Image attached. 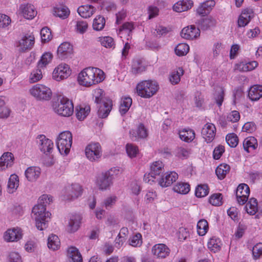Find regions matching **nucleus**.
<instances>
[{
  "mask_svg": "<svg viewBox=\"0 0 262 262\" xmlns=\"http://www.w3.org/2000/svg\"><path fill=\"white\" fill-rule=\"evenodd\" d=\"M148 136V132L143 124L140 123L136 129L129 131V136L133 141L145 139Z\"/></svg>",
  "mask_w": 262,
  "mask_h": 262,
  "instance_id": "obj_14",
  "label": "nucleus"
},
{
  "mask_svg": "<svg viewBox=\"0 0 262 262\" xmlns=\"http://www.w3.org/2000/svg\"><path fill=\"white\" fill-rule=\"evenodd\" d=\"M178 178V174L174 171L166 173L162 178H159V184L163 187L171 185Z\"/></svg>",
  "mask_w": 262,
  "mask_h": 262,
  "instance_id": "obj_23",
  "label": "nucleus"
},
{
  "mask_svg": "<svg viewBox=\"0 0 262 262\" xmlns=\"http://www.w3.org/2000/svg\"><path fill=\"white\" fill-rule=\"evenodd\" d=\"M257 143L256 138L253 137H249L246 138L243 142V147L244 149L249 152V149L253 150L256 148Z\"/></svg>",
  "mask_w": 262,
  "mask_h": 262,
  "instance_id": "obj_40",
  "label": "nucleus"
},
{
  "mask_svg": "<svg viewBox=\"0 0 262 262\" xmlns=\"http://www.w3.org/2000/svg\"><path fill=\"white\" fill-rule=\"evenodd\" d=\"M71 74L69 66L66 63L58 65L53 72V78L56 81L67 78Z\"/></svg>",
  "mask_w": 262,
  "mask_h": 262,
  "instance_id": "obj_11",
  "label": "nucleus"
},
{
  "mask_svg": "<svg viewBox=\"0 0 262 262\" xmlns=\"http://www.w3.org/2000/svg\"><path fill=\"white\" fill-rule=\"evenodd\" d=\"M19 185L18 177L16 174L11 175L8 184L9 193H13L16 190Z\"/></svg>",
  "mask_w": 262,
  "mask_h": 262,
  "instance_id": "obj_44",
  "label": "nucleus"
},
{
  "mask_svg": "<svg viewBox=\"0 0 262 262\" xmlns=\"http://www.w3.org/2000/svg\"><path fill=\"white\" fill-rule=\"evenodd\" d=\"M193 2L190 0H183L176 3L173 6V9L177 12L187 11L193 6Z\"/></svg>",
  "mask_w": 262,
  "mask_h": 262,
  "instance_id": "obj_29",
  "label": "nucleus"
},
{
  "mask_svg": "<svg viewBox=\"0 0 262 262\" xmlns=\"http://www.w3.org/2000/svg\"><path fill=\"white\" fill-rule=\"evenodd\" d=\"M70 13V10L65 6H60L54 9V14L63 19L68 18Z\"/></svg>",
  "mask_w": 262,
  "mask_h": 262,
  "instance_id": "obj_36",
  "label": "nucleus"
},
{
  "mask_svg": "<svg viewBox=\"0 0 262 262\" xmlns=\"http://www.w3.org/2000/svg\"><path fill=\"white\" fill-rule=\"evenodd\" d=\"M247 212L251 215L255 214L258 211V203L257 200L254 198H251L247 202L246 206Z\"/></svg>",
  "mask_w": 262,
  "mask_h": 262,
  "instance_id": "obj_33",
  "label": "nucleus"
},
{
  "mask_svg": "<svg viewBox=\"0 0 262 262\" xmlns=\"http://www.w3.org/2000/svg\"><path fill=\"white\" fill-rule=\"evenodd\" d=\"M34 44V37L31 35H24L19 40L18 48L19 52H24L27 50H31Z\"/></svg>",
  "mask_w": 262,
  "mask_h": 262,
  "instance_id": "obj_13",
  "label": "nucleus"
},
{
  "mask_svg": "<svg viewBox=\"0 0 262 262\" xmlns=\"http://www.w3.org/2000/svg\"><path fill=\"white\" fill-rule=\"evenodd\" d=\"M132 104V99L130 97H125L122 98L119 107V112L121 115H124L129 109Z\"/></svg>",
  "mask_w": 262,
  "mask_h": 262,
  "instance_id": "obj_38",
  "label": "nucleus"
},
{
  "mask_svg": "<svg viewBox=\"0 0 262 262\" xmlns=\"http://www.w3.org/2000/svg\"><path fill=\"white\" fill-rule=\"evenodd\" d=\"M215 5L213 0L207 1L202 3L196 9V13L200 15H205L208 14Z\"/></svg>",
  "mask_w": 262,
  "mask_h": 262,
  "instance_id": "obj_28",
  "label": "nucleus"
},
{
  "mask_svg": "<svg viewBox=\"0 0 262 262\" xmlns=\"http://www.w3.org/2000/svg\"><path fill=\"white\" fill-rule=\"evenodd\" d=\"M230 167L227 164H221L219 165L215 170V173L220 180L224 179L227 174L229 173Z\"/></svg>",
  "mask_w": 262,
  "mask_h": 262,
  "instance_id": "obj_34",
  "label": "nucleus"
},
{
  "mask_svg": "<svg viewBox=\"0 0 262 262\" xmlns=\"http://www.w3.org/2000/svg\"><path fill=\"white\" fill-rule=\"evenodd\" d=\"M46 208L43 204H38L32 209V213L34 216L36 226L40 230H43L47 227V223L51 215V213L46 212Z\"/></svg>",
  "mask_w": 262,
  "mask_h": 262,
  "instance_id": "obj_2",
  "label": "nucleus"
},
{
  "mask_svg": "<svg viewBox=\"0 0 262 262\" xmlns=\"http://www.w3.org/2000/svg\"><path fill=\"white\" fill-rule=\"evenodd\" d=\"M215 133V126L211 123L206 124L202 130V136L207 143H210L213 140Z\"/></svg>",
  "mask_w": 262,
  "mask_h": 262,
  "instance_id": "obj_16",
  "label": "nucleus"
},
{
  "mask_svg": "<svg viewBox=\"0 0 262 262\" xmlns=\"http://www.w3.org/2000/svg\"><path fill=\"white\" fill-rule=\"evenodd\" d=\"M197 229L199 235H204L208 230V224L207 221L204 219L200 220L197 224Z\"/></svg>",
  "mask_w": 262,
  "mask_h": 262,
  "instance_id": "obj_49",
  "label": "nucleus"
},
{
  "mask_svg": "<svg viewBox=\"0 0 262 262\" xmlns=\"http://www.w3.org/2000/svg\"><path fill=\"white\" fill-rule=\"evenodd\" d=\"M72 144V135L69 131L60 133L56 141L58 149L61 155L67 156L70 152Z\"/></svg>",
  "mask_w": 262,
  "mask_h": 262,
  "instance_id": "obj_5",
  "label": "nucleus"
},
{
  "mask_svg": "<svg viewBox=\"0 0 262 262\" xmlns=\"http://www.w3.org/2000/svg\"><path fill=\"white\" fill-rule=\"evenodd\" d=\"M254 16L252 9L248 8L245 9L242 12L238 19V26L239 27L246 26Z\"/></svg>",
  "mask_w": 262,
  "mask_h": 262,
  "instance_id": "obj_22",
  "label": "nucleus"
},
{
  "mask_svg": "<svg viewBox=\"0 0 262 262\" xmlns=\"http://www.w3.org/2000/svg\"><path fill=\"white\" fill-rule=\"evenodd\" d=\"M145 70V67L140 60H136L133 61L131 69L132 74L134 75L139 74L144 72Z\"/></svg>",
  "mask_w": 262,
  "mask_h": 262,
  "instance_id": "obj_45",
  "label": "nucleus"
},
{
  "mask_svg": "<svg viewBox=\"0 0 262 262\" xmlns=\"http://www.w3.org/2000/svg\"><path fill=\"white\" fill-rule=\"evenodd\" d=\"M19 10L24 17L28 19L33 18L37 14V11L32 4L21 5Z\"/></svg>",
  "mask_w": 262,
  "mask_h": 262,
  "instance_id": "obj_25",
  "label": "nucleus"
},
{
  "mask_svg": "<svg viewBox=\"0 0 262 262\" xmlns=\"http://www.w3.org/2000/svg\"><path fill=\"white\" fill-rule=\"evenodd\" d=\"M95 10L93 6L87 5L80 6L77 9V12L81 17L88 18L93 14Z\"/></svg>",
  "mask_w": 262,
  "mask_h": 262,
  "instance_id": "obj_31",
  "label": "nucleus"
},
{
  "mask_svg": "<svg viewBox=\"0 0 262 262\" xmlns=\"http://www.w3.org/2000/svg\"><path fill=\"white\" fill-rule=\"evenodd\" d=\"M76 116L79 120H83L90 112V107L85 106L82 107L80 106L76 108Z\"/></svg>",
  "mask_w": 262,
  "mask_h": 262,
  "instance_id": "obj_47",
  "label": "nucleus"
},
{
  "mask_svg": "<svg viewBox=\"0 0 262 262\" xmlns=\"http://www.w3.org/2000/svg\"><path fill=\"white\" fill-rule=\"evenodd\" d=\"M184 70L182 68H178L172 71L169 75V80L172 84H178L181 79V76L183 75Z\"/></svg>",
  "mask_w": 262,
  "mask_h": 262,
  "instance_id": "obj_37",
  "label": "nucleus"
},
{
  "mask_svg": "<svg viewBox=\"0 0 262 262\" xmlns=\"http://www.w3.org/2000/svg\"><path fill=\"white\" fill-rule=\"evenodd\" d=\"M105 24V20L103 17L97 16L93 21V27L94 30L100 31L104 28Z\"/></svg>",
  "mask_w": 262,
  "mask_h": 262,
  "instance_id": "obj_50",
  "label": "nucleus"
},
{
  "mask_svg": "<svg viewBox=\"0 0 262 262\" xmlns=\"http://www.w3.org/2000/svg\"><path fill=\"white\" fill-rule=\"evenodd\" d=\"M81 217L78 214H72L70 216L68 224L67 226V231L69 233L76 232L79 228Z\"/></svg>",
  "mask_w": 262,
  "mask_h": 262,
  "instance_id": "obj_20",
  "label": "nucleus"
},
{
  "mask_svg": "<svg viewBox=\"0 0 262 262\" xmlns=\"http://www.w3.org/2000/svg\"><path fill=\"white\" fill-rule=\"evenodd\" d=\"M164 171V164L160 161L154 162L150 166V171L148 174H145L144 181L146 183H149L150 181H154V179H159L160 174Z\"/></svg>",
  "mask_w": 262,
  "mask_h": 262,
  "instance_id": "obj_9",
  "label": "nucleus"
},
{
  "mask_svg": "<svg viewBox=\"0 0 262 262\" xmlns=\"http://www.w3.org/2000/svg\"><path fill=\"white\" fill-rule=\"evenodd\" d=\"M31 95L38 100H49L52 97L51 89L43 84H36L29 90Z\"/></svg>",
  "mask_w": 262,
  "mask_h": 262,
  "instance_id": "obj_6",
  "label": "nucleus"
},
{
  "mask_svg": "<svg viewBox=\"0 0 262 262\" xmlns=\"http://www.w3.org/2000/svg\"><path fill=\"white\" fill-rule=\"evenodd\" d=\"M152 253L158 258H164L169 255L170 250L163 244H156L152 248Z\"/></svg>",
  "mask_w": 262,
  "mask_h": 262,
  "instance_id": "obj_21",
  "label": "nucleus"
},
{
  "mask_svg": "<svg viewBox=\"0 0 262 262\" xmlns=\"http://www.w3.org/2000/svg\"><path fill=\"white\" fill-rule=\"evenodd\" d=\"M37 142L40 150L48 155L52 152L53 147V142L44 135H40L38 138Z\"/></svg>",
  "mask_w": 262,
  "mask_h": 262,
  "instance_id": "obj_17",
  "label": "nucleus"
},
{
  "mask_svg": "<svg viewBox=\"0 0 262 262\" xmlns=\"http://www.w3.org/2000/svg\"><path fill=\"white\" fill-rule=\"evenodd\" d=\"M200 31L194 26H190L182 29L181 32V36L186 39H193L200 36Z\"/></svg>",
  "mask_w": 262,
  "mask_h": 262,
  "instance_id": "obj_19",
  "label": "nucleus"
},
{
  "mask_svg": "<svg viewBox=\"0 0 262 262\" xmlns=\"http://www.w3.org/2000/svg\"><path fill=\"white\" fill-rule=\"evenodd\" d=\"M40 68L34 70L30 75V81L31 83H34L40 80L42 77V72Z\"/></svg>",
  "mask_w": 262,
  "mask_h": 262,
  "instance_id": "obj_58",
  "label": "nucleus"
},
{
  "mask_svg": "<svg viewBox=\"0 0 262 262\" xmlns=\"http://www.w3.org/2000/svg\"><path fill=\"white\" fill-rule=\"evenodd\" d=\"M129 245L133 247H140L142 243V235L138 233L129 239Z\"/></svg>",
  "mask_w": 262,
  "mask_h": 262,
  "instance_id": "obj_55",
  "label": "nucleus"
},
{
  "mask_svg": "<svg viewBox=\"0 0 262 262\" xmlns=\"http://www.w3.org/2000/svg\"><path fill=\"white\" fill-rule=\"evenodd\" d=\"M226 140L227 144L231 147H235L238 142V139L236 134H229L226 136Z\"/></svg>",
  "mask_w": 262,
  "mask_h": 262,
  "instance_id": "obj_54",
  "label": "nucleus"
},
{
  "mask_svg": "<svg viewBox=\"0 0 262 262\" xmlns=\"http://www.w3.org/2000/svg\"><path fill=\"white\" fill-rule=\"evenodd\" d=\"M68 255L71 258L72 262H82L81 254L75 247H71L68 249Z\"/></svg>",
  "mask_w": 262,
  "mask_h": 262,
  "instance_id": "obj_35",
  "label": "nucleus"
},
{
  "mask_svg": "<svg viewBox=\"0 0 262 262\" xmlns=\"http://www.w3.org/2000/svg\"><path fill=\"white\" fill-rule=\"evenodd\" d=\"M104 79L103 72L96 68H87L79 74L78 80L80 85L89 86L102 81Z\"/></svg>",
  "mask_w": 262,
  "mask_h": 262,
  "instance_id": "obj_1",
  "label": "nucleus"
},
{
  "mask_svg": "<svg viewBox=\"0 0 262 262\" xmlns=\"http://www.w3.org/2000/svg\"><path fill=\"white\" fill-rule=\"evenodd\" d=\"M10 114V110L6 105L5 100L0 97V118H7Z\"/></svg>",
  "mask_w": 262,
  "mask_h": 262,
  "instance_id": "obj_48",
  "label": "nucleus"
},
{
  "mask_svg": "<svg viewBox=\"0 0 262 262\" xmlns=\"http://www.w3.org/2000/svg\"><path fill=\"white\" fill-rule=\"evenodd\" d=\"M72 46L68 42L61 43L58 48L57 55L61 59L67 58L73 54Z\"/></svg>",
  "mask_w": 262,
  "mask_h": 262,
  "instance_id": "obj_24",
  "label": "nucleus"
},
{
  "mask_svg": "<svg viewBox=\"0 0 262 262\" xmlns=\"http://www.w3.org/2000/svg\"><path fill=\"white\" fill-rule=\"evenodd\" d=\"M221 193H215L209 198V202L213 206H220L222 204V196Z\"/></svg>",
  "mask_w": 262,
  "mask_h": 262,
  "instance_id": "obj_57",
  "label": "nucleus"
},
{
  "mask_svg": "<svg viewBox=\"0 0 262 262\" xmlns=\"http://www.w3.org/2000/svg\"><path fill=\"white\" fill-rule=\"evenodd\" d=\"M13 155L10 152H6L0 158V170H3L6 168L11 167L14 163Z\"/></svg>",
  "mask_w": 262,
  "mask_h": 262,
  "instance_id": "obj_26",
  "label": "nucleus"
},
{
  "mask_svg": "<svg viewBox=\"0 0 262 262\" xmlns=\"http://www.w3.org/2000/svg\"><path fill=\"white\" fill-rule=\"evenodd\" d=\"M126 150L128 155L131 158L136 157L138 153L137 147L132 144H127Z\"/></svg>",
  "mask_w": 262,
  "mask_h": 262,
  "instance_id": "obj_62",
  "label": "nucleus"
},
{
  "mask_svg": "<svg viewBox=\"0 0 262 262\" xmlns=\"http://www.w3.org/2000/svg\"><path fill=\"white\" fill-rule=\"evenodd\" d=\"M60 245V242L58 237L54 234L49 236L48 239V247L49 249L55 251L58 250Z\"/></svg>",
  "mask_w": 262,
  "mask_h": 262,
  "instance_id": "obj_39",
  "label": "nucleus"
},
{
  "mask_svg": "<svg viewBox=\"0 0 262 262\" xmlns=\"http://www.w3.org/2000/svg\"><path fill=\"white\" fill-rule=\"evenodd\" d=\"M95 101L99 104V109L97 112L99 117L105 118L107 117L112 108V101L100 95L99 97H95Z\"/></svg>",
  "mask_w": 262,
  "mask_h": 262,
  "instance_id": "obj_7",
  "label": "nucleus"
},
{
  "mask_svg": "<svg viewBox=\"0 0 262 262\" xmlns=\"http://www.w3.org/2000/svg\"><path fill=\"white\" fill-rule=\"evenodd\" d=\"M40 173V168L36 166L29 167L25 171L26 177L30 182L35 181L39 177Z\"/></svg>",
  "mask_w": 262,
  "mask_h": 262,
  "instance_id": "obj_27",
  "label": "nucleus"
},
{
  "mask_svg": "<svg viewBox=\"0 0 262 262\" xmlns=\"http://www.w3.org/2000/svg\"><path fill=\"white\" fill-rule=\"evenodd\" d=\"M248 97L252 101L258 100L262 97V85H254L251 86L249 90Z\"/></svg>",
  "mask_w": 262,
  "mask_h": 262,
  "instance_id": "obj_30",
  "label": "nucleus"
},
{
  "mask_svg": "<svg viewBox=\"0 0 262 262\" xmlns=\"http://www.w3.org/2000/svg\"><path fill=\"white\" fill-rule=\"evenodd\" d=\"M86 158L91 161H98L102 156V150L99 143H91L85 148Z\"/></svg>",
  "mask_w": 262,
  "mask_h": 262,
  "instance_id": "obj_8",
  "label": "nucleus"
},
{
  "mask_svg": "<svg viewBox=\"0 0 262 262\" xmlns=\"http://www.w3.org/2000/svg\"><path fill=\"white\" fill-rule=\"evenodd\" d=\"M179 136L181 140L189 142L192 141L194 139L195 133L194 130L192 129H184L180 132Z\"/></svg>",
  "mask_w": 262,
  "mask_h": 262,
  "instance_id": "obj_43",
  "label": "nucleus"
},
{
  "mask_svg": "<svg viewBox=\"0 0 262 262\" xmlns=\"http://www.w3.org/2000/svg\"><path fill=\"white\" fill-rule=\"evenodd\" d=\"M224 98V91L222 88H218L214 94V99L217 105H222Z\"/></svg>",
  "mask_w": 262,
  "mask_h": 262,
  "instance_id": "obj_53",
  "label": "nucleus"
},
{
  "mask_svg": "<svg viewBox=\"0 0 262 262\" xmlns=\"http://www.w3.org/2000/svg\"><path fill=\"white\" fill-rule=\"evenodd\" d=\"M52 57L53 56L51 53L46 52L44 53L41 57L40 59L38 62V68H45L49 62H51Z\"/></svg>",
  "mask_w": 262,
  "mask_h": 262,
  "instance_id": "obj_46",
  "label": "nucleus"
},
{
  "mask_svg": "<svg viewBox=\"0 0 262 262\" xmlns=\"http://www.w3.org/2000/svg\"><path fill=\"white\" fill-rule=\"evenodd\" d=\"M189 50V47L188 45L181 43H179L174 49L176 55L179 56H184L187 54Z\"/></svg>",
  "mask_w": 262,
  "mask_h": 262,
  "instance_id": "obj_51",
  "label": "nucleus"
},
{
  "mask_svg": "<svg viewBox=\"0 0 262 262\" xmlns=\"http://www.w3.org/2000/svg\"><path fill=\"white\" fill-rule=\"evenodd\" d=\"M101 45L105 48H114L115 42L113 38L110 36H105L100 38Z\"/></svg>",
  "mask_w": 262,
  "mask_h": 262,
  "instance_id": "obj_56",
  "label": "nucleus"
},
{
  "mask_svg": "<svg viewBox=\"0 0 262 262\" xmlns=\"http://www.w3.org/2000/svg\"><path fill=\"white\" fill-rule=\"evenodd\" d=\"M81 186L77 183L66 186L64 189V198L68 201H72L78 198L82 193Z\"/></svg>",
  "mask_w": 262,
  "mask_h": 262,
  "instance_id": "obj_10",
  "label": "nucleus"
},
{
  "mask_svg": "<svg viewBox=\"0 0 262 262\" xmlns=\"http://www.w3.org/2000/svg\"><path fill=\"white\" fill-rule=\"evenodd\" d=\"M55 112L63 117H70L74 112V106L71 100L65 97L60 96L58 102L54 106Z\"/></svg>",
  "mask_w": 262,
  "mask_h": 262,
  "instance_id": "obj_4",
  "label": "nucleus"
},
{
  "mask_svg": "<svg viewBox=\"0 0 262 262\" xmlns=\"http://www.w3.org/2000/svg\"><path fill=\"white\" fill-rule=\"evenodd\" d=\"M173 190L178 193L185 194L189 192L190 185L187 183L179 182L173 186Z\"/></svg>",
  "mask_w": 262,
  "mask_h": 262,
  "instance_id": "obj_41",
  "label": "nucleus"
},
{
  "mask_svg": "<svg viewBox=\"0 0 262 262\" xmlns=\"http://www.w3.org/2000/svg\"><path fill=\"white\" fill-rule=\"evenodd\" d=\"M209 193V188L207 185H199L196 189L195 194L196 197L202 198L206 196Z\"/></svg>",
  "mask_w": 262,
  "mask_h": 262,
  "instance_id": "obj_52",
  "label": "nucleus"
},
{
  "mask_svg": "<svg viewBox=\"0 0 262 262\" xmlns=\"http://www.w3.org/2000/svg\"><path fill=\"white\" fill-rule=\"evenodd\" d=\"M88 25L85 21H77L76 25V32L83 34L88 29Z\"/></svg>",
  "mask_w": 262,
  "mask_h": 262,
  "instance_id": "obj_61",
  "label": "nucleus"
},
{
  "mask_svg": "<svg viewBox=\"0 0 262 262\" xmlns=\"http://www.w3.org/2000/svg\"><path fill=\"white\" fill-rule=\"evenodd\" d=\"M252 254L254 258L257 259L262 255V243L256 244L253 247Z\"/></svg>",
  "mask_w": 262,
  "mask_h": 262,
  "instance_id": "obj_60",
  "label": "nucleus"
},
{
  "mask_svg": "<svg viewBox=\"0 0 262 262\" xmlns=\"http://www.w3.org/2000/svg\"><path fill=\"white\" fill-rule=\"evenodd\" d=\"M207 245L211 251L216 252L220 250L222 244L219 238L213 236L210 238Z\"/></svg>",
  "mask_w": 262,
  "mask_h": 262,
  "instance_id": "obj_42",
  "label": "nucleus"
},
{
  "mask_svg": "<svg viewBox=\"0 0 262 262\" xmlns=\"http://www.w3.org/2000/svg\"><path fill=\"white\" fill-rule=\"evenodd\" d=\"M137 93L141 97L149 98L154 95L159 90L157 82L152 80H144L136 86Z\"/></svg>",
  "mask_w": 262,
  "mask_h": 262,
  "instance_id": "obj_3",
  "label": "nucleus"
},
{
  "mask_svg": "<svg viewBox=\"0 0 262 262\" xmlns=\"http://www.w3.org/2000/svg\"><path fill=\"white\" fill-rule=\"evenodd\" d=\"M216 20L213 17L209 16L202 19L198 23L199 27L203 30H206L211 27L215 26Z\"/></svg>",
  "mask_w": 262,
  "mask_h": 262,
  "instance_id": "obj_32",
  "label": "nucleus"
},
{
  "mask_svg": "<svg viewBox=\"0 0 262 262\" xmlns=\"http://www.w3.org/2000/svg\"><path fill=\"white\" fill-rule=\"evenodd\" d=\"M227 120L232 122H236L240 119V115L238 111H233L227 116Z\"/></svg>",
  "mask_w": 262,
  "mask_h": 262,
  "instance_id": "obj_64",
  "label": "nucleus"
},
{
  "mask_svg": "<svg viewBox=\"0 0 262 262\" xmlns=\"http://www.w3.org/2000/svg\"><path fill=\"white\" fill-rule=\"evenodd\" d=\"M22 237L21 230L18 228L8 229L4 234V240L7 242H17Z\"/></svg>",
  "mask_w": 262,
  "mask_h": 262,
  "instance_id": "obj_15",
  "label": "nucleus"
},
{
  "mask_svg": "<svg viewBox=\"0 0 262 262\" xmlns=\"http://www.w3.org/2000/svg\"><path fill=\"white\" fill-rule=\"evenodd\" d=\"M250 194V188L246 184H241L237 187L236 196L238 203L244 205L247 201Z\"/></svg>",
  "mask_w": 262,
  "mask_h": 262,
  "instance_id": "obj_12",
  "label": "nucleus"
},
{
  "mask_svg": "<svg viewBox=\"0 0 262 262\" xmlns=\"http://www.w3.org/2000/svg\"><path fill=\"white\" fill-rule=\"evenodd\" d=\"M41 40L43 42L49 41L52 38L51 32L47 27L43 28L40 31Z\"/></svg>",
  "mask_w": 262,
  "mask_h": 262,
  "instance_id": "obj_59",
  "label": "nucleus"
},
{
  "mask_svg": "<svg viewBox=\"0 0 262 262\" xmlns=\"http://www.w3.org/2000/svg\"><path fill=\"white\" fill-rule=\"evenodd\" d=\"M112 176L110 172H105L97 178L96 184L100 189L106 190L112 184Z\"/></svg>",
  "mask_w": 262,
  "mask_h": 262,
  "instance_id": "obj_18",
  "label": "nucleus"
},
{
  "mask_svg": "<svg viewBox=\"0 0 262 262\" xmlns=\"http://www.w3.org/2000/svg\"><path fill=\"white\" fill-rule=\"evenodd\" d=\"M190 154L188 149L180 147L177 148L176 156L180 158H187Z\"/></svg>",
  "mask_w": 262,
  "mask_h": 262,
  "instance_id": "obj_63",
  "label": "nucleus"
}]
</instances>
